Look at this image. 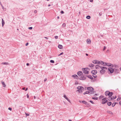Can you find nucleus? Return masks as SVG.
Instances as JSON below:
<instances>
[{
	"instance_id": "1",
	"label": "nucleus",
	"mask_w": 121,
	"mask_h": 121,
	"mask_svg": "<svg viewBox=\"0 0 121 121\" xmlns=\"http://www.w3.org/2000/svg\"><path fill=\"white\" fill-rule=\"evenodd\" d=\"M105 94L106 96H112L113 95V93L112 92H110L109 91H106L105 92Z\"/></svg>"
},
{
	"instance_id": "2",
	"label": "nucleus",
	"mask_w": 121,
	"mask_h": 121,
	"mask_svg": "<svg viewBox=\"0 0 121 121\" xmlns=\"http://www.w3.org/2000/svg\"><path fill=\"white\" fill-rule=\"evenodd\" d=\"M88 69V68H82V70H83V73L86 74H88L89 72L87 70Z\"/></svg>"
},
{
	"instance_id": "3",
	"label": "nucleus",
	"mask_w": 121,
	"mask_h": 121,
	"mask_svg": "<svg viewBox=\"0 0 121 121\" xmlns=\"http://www.w3.org/2000/svg\"><path fill=\"white\" fill-rule=\"evenodd\" d=\"M87 89L89 91H92L93 92H92V94H94L95 93V91H94V89L91 87H87Z\"/></svg>"
},
{
	"instance_id": "4",
	"label": "nucleus",
	"mask_w": 121,
	"mask_h": 121,
	"mask_svg": "<svg viewBox=\"0 0 121 121\" xmlns=\"http://www.w3.org/2000/svg\"><path fill=\"white\" fill-rule=\"evenodd\" d=\"M86 75H84L81 76L79 78V79L80 80H84L86 79Z\"/></svg>"
},
{
	"instance_id": "5",
	"label": "nucleus",
	"mask_w": 121,
	"mask_h": 121,
	"mask_svg": "<svg viewBox=\"0 0 121 121\" xmlns=\"http://www.w3.org/2000/svg\"><path fill=\"white\" fill-rule=\"evenodd\" d=\"M106 99V98H103L102 99V103L103 104H104L107 102V100Z\"/></svg>"
},
{
	"instance_id": "6",
	"label": "nucleus",
	"mask_w": 121,
	"mask_h": 121,
	"mask_svg": "<svg viewBox=\"0 0 121 121\" xmlns=\"http://www.w3.org/2000/svg\"><path fill=\"white\" fill-rule=\"evenodd\" d=\"M92 92H93L92 91H87L83 93V94L84 95L86 94H89L90 95L92 94Z\"/></svg>"
},
{
	"instance_id": "7",
	"label": "nucleus",
	"mask_w": 121,
	"mask_h": 121,
	"mask_svg": "<svg viewBox=\"0 0 121 121\" xmlns=\"http://www.w3.org/2000/svg\"><path fill=\"white\" fill-rule=\"evenodd\" d=\"M107 69H102L100 71V73L101 74H103L105 72V70Z\"/></svg>"
},
{
	"instance_id": "8",
	"label": "nucleus",
	"mask_w": 121,
	"mask_h": 121,
	"mask_svg": "<svg viewBox=\"0 0 121 121\" xmlns=\"http://www.w3.org/2000/svg\"><path fill=\"white\" fill-rule=\"evenodd\" d=\"M97 71L96 70H93L91 71V73L95 75L97 73Z\"/></svg>"
},
{
	"instance_id": "9",
	"label": "nucleus",
	"mask_w": 121,
	"mask_h": 121,
	"mask_svg": "<svg viewBox=\"0 0 121 121\" xmlns=\"http://www.w3.org/2000/svg\"><path fill=\"white\" fill-rule=\"evenodd\" d=\"M108 70L111 73H112L114 71V70L112 68H108Z\"/></svg>"
},
{
	"instance_id": "10",
	"label": "nucleus",
	"mask_w": 121,
	"mask_h": 121,
	"mask_svg": "<svg viewBox=\"0 0 121 121\" xmlns=\"http://www.w3.org/2000/svg\"><path fill=\"white\" fill-rule=\"evenodd\" d=\"M77 89L78 90H83L84 88L83 87L81 86H79L77 87Z\"/></svg>"
},
{
	"instance_id": "11",
	"label": "nucleus",
	"mask_w": 121,
	"mask_h": 121,
	"mask_svg": "<svg viewBox=\"0 0 121 121\" xmlns=\"http://www.w3.org/2000/svg\"><path fill=\"white\" fill-rule=\"evenodd\" d=\"M106 65H107L108 66H109L111 67H113V65L112 64H111L110 63H105V66H106Z\"/></svg>"
},
{
	"instance_id": "12",
	"label": "nucleus",
	"mask_w": 121,
	"mask_h": 121,
	"mask_svg": "<svg viewBox=\"0 0 121 121\" xmlns=\"http://www.w3.org/2000/svg\"><path fill=\"white\" fill-rule=\"evenodd\" d=\"M77 74L79 76H81L83 74V73L81 71H79L78 72Z\"/></svg>"
},
{
	"instance_id": "13",
	"label": "nucleus",
	"mask_w": 121,
	"mask_h": 121,
	"mask_svg": "<svg viewBox=\"0 0 121 121\" xmlns=\"http://www.w3.org/2000/svg\"><path fill=\"white\" fill-rule=\"evenodd\" d=\"M112 96H109L108 98V99L109 100H113V98L111 97Z\"/></svg>"
},
{
	"instance_id": "14",
	"label": "nucleus",
	"mask_w": 121,
	"mask_h": 121,
	"mask_svg": "<svg viewBox=\"0 0 121 121\" xmlns=\"http://www.w3.org/2000/svg\"><path fill=\"white\" fill-rule=\"evenodd\" d=\"M86 77L90 78L91 79H93V77L91 75H87L86 76Z\"/></svg>"
},
{
	"instance_id": "15",
	"label": "nucleus",
	"mask_w": 121,
	"mask_h": 121,
	"mask_svg": "<svg viewBox=\"0 0 121 121\" xmlns=\"http://www.w3.org/2000/svg\"><path fill=\"white\" fill-rule=\"evenodd\" d=\"M64 97L65 99L68 102L70 103V102L69 99L65 95H64Z\"/></svg>"
},
{
	"instance_id": "16",
	"label": "nucleus",
	"mask_w": 121,
	"mask_h": 121,
	"mask_svg": "<svg viewBox=\"0 0 121 121\" xmlns=\"http://www.w3.org/2000/svg\"><path fill=\"white\" fill-rule=\"evenodd\" d=\"M1 64H2L4 65H9V64L8 62H2L1 63Z\"/></svg>"
},
{
	"instance_id": "17",
	"label": "nucleus",
	"mask_w": 121,
	"mask_h": 121,
	"mask_svg": "<svg viewBox=\"0 0 121 121\" xmlns=\"http://www.w3.org/2000/svg\"><path fill=\"white\" fill-rule=\"evenodd\" d=\"M72 77L73 78H76L77 79L78 77V76L76 74L73 75L72 76Z\"/></svg>"
},
{
	"instance_id": "18",
	"label": "nucleus",
	"mask_w": 121,
	"mask_h": 121,
	"mask_svg": "<svg viewBox=\"0 0 121 121\" xmlns=\"http://www.w3.org/2000/svg\"><path fill=\"white\" fill-rule=\"evenodd\" d=\"M58 47L60 49H61L63 48V46L60 44H59L58 45Z\"/></svg>"
},
{
	"instance_id": "19",
	"label": "nucleus",
	"mask_w": 121,
	"mask_h": 121,
	"mask_svg": "<svg viewBox=\"0 0 121 121\" xmlns=\"http://www.w3.org/2000/svg\"><path fill=\"white\" fill-rule=\"evenodd\" d=\"M100 68L101 69H107V68L105 67H102L100 66L99 69Z\"/></svg>"
},
{
	"instance_id": "20",
	"label": "nucleus",
	"mask_w": 121,
	"mask_h": 121,
	"mask_svg": "<svg viewBox=\"0 0 121 121\" xmlns=\"http://www.w3.org/2000/svg\"><path fill=\"white\" fill-rule=\"evenodd\" d=\"M119 70L117 69H115L114 70V72H115L116 73H119Z\"/></svg>"
},
{
	"instance_id": "21",
	"label": "nucleus",
	"mask_w": 121,
	"mask_h": 121,
	"mask_svg": "<svg viewBox=\"0 0 121 121\" xmlns=\"http://www.w3.org/2000/svg\"><path fill=\"white\" fill-rule=\"evenodd\" d=\"M2 26H3L4 24V22L3 19H2Z\"/></svg>"
},
{
	"instance_id": "22",
	"label": "nucleus",
	"mask_w": 121,
	"mask_h": 121,
	"mask_svg": "<svg viewBox=\"0 0 121 121\" xmlns=\"http://www.w3.org/2000/svg\"><path fill=\"white\" fill-rule=\"evenodd\" d=\"M82 103L83 104H85L86 105H88V103L87 102H86V101H82Z\"/></svg>"
},
{
	"instance_id": "23",
	"label": "nucleus",
	"mask_w": 121,
	"mask_h": 121,
	"mask_svg": "<svg viewBox=\"0 0 121 121\" xmlns=\"http://www.w3.org/2000/svg\"><path fill=\"white\" fill-rule=\"evenodd\" d=\"M105 63L103 61H101V64L104 66H105Z\"/></svg>"
},
{
	"instance_id": "24",
	"label": "nucleus",
	"mask_w": 121,
	"mask_h": 121,
	"mask_svg": "<svg viewBox=\"0 0 121 121\" xmlns=\"http://www.w3.org/2000/svg\"><path fill=\"white\" fill-rule=\"evenodd\" d=\"M100 66L99 65H96L95 66V69H99Z\"/></svg>"
},
{
	"instance_id": "25",
	"label": "nucleus",
	"mask_w": 121,
	"mask_h": 121,
	"mask_svg": "<svg viewBox=\"0 0 121 121\" xmlns=\"http://www.w3.org/2000/svg\"><path fill=\"white\" fill-rule=\"evenodd\" d=\"M97 63H96V64H97L99 65V64H101V61H98V60H97Z\"/></svg>"
},
{
	"instance_id": "26",
	"label": "nucleus",
	"mask_w": 121,
	"mask_h": 121,
	"mask_svg": "<svg viewBox=\"0 0 121 121\" xmlns=\"http://www.w3.org/2000/svg\"><path fill=\"white\" fill-rule=\"evenodd\" d=\"M97 61V60H95L93 61L92 62L94 64H96Z\"/></svg>"
},
{
	"instance_id": "27",
	"label": "nucleus",
	"mask_w": 121,
	"mask_h": 121,
	"mask_svg": "<svg viewBox=\"0 0 121 121\" xmlns=\"http://www.w3.org/2000/svg\"><path fill=\"white\" fill-rule=\"evenodd\" d=\"M112 104V102H108L107 104L109 106H110Z\"/></svg>"
},
{
	"instance_id": "28",
	"label": "nucleus",
	"mask_w": 121,
	"mask_h": 121,
	"mask_svg": "<svg viewBox=\"0 0 121 121\" xmlns=\"http://www.w3.org/2000/svg\"><path fill=\"white\" fill-rule=\"evenodd\" d=\"M94 65L92 64H90L89 65V66L91 67H93L94 66Z\"/></svg>"
},
{
	"instance_id": "29",
	"label": "nucleus",
	"mask_w": 121,
	"mask_h": 121,
	"mask_svg": "<svg viewBox=\"0 0 121 121\" xmlns=\"http://www.w3.org/2000/svg\"><path fill=\"white\" fill-rule=\"evenodd\" d=\"M107 112L108 113H109V114H111L112 115L113 114V113H112V112L111 111H107Z\"/></svg>"
},
{
	"instance_id": "30",
	"label": "nucleus",
	"mask_w": 121,
	"mask_h": 121,
	"mask_svg": "<svg viewBox=\"0 0 121 121\" xmlns=\"http://www.w3.org/2000/svg\"><path fill=\"white\" fill-rule=\"evenodd\" d=\"M83 90H77V91L79 93H81L82 92V91Z\"/></svg>"
},
{
	"instance_id": "31",
	"label": "nucleus",
	"mask_w": 121,
	"mask_h": 121,
	"mask_svg": "<svg viewBox=\"0 0 121 121\" xmlns=\"http://www.w3.org/2000/svg\"><path fill=\"white\" fill-rule=\"evenodd\" d=\"M88 40V39H87V42L88 44L90 43H91V40L89 39Z\"/></svg>"
},
{
	"instance_id": "32",
	"label": "nucleus",
	"mask_w": 121,
	"mask_h": 121,
	"mask_svg": "<svg viewBox=\"0 0 121 121\" xmlns=\"http://www.w3.org/2000/svg\"><path fill=\"white\" fill-rule=\"evenodd\" d=\"M2 83L3 85V86L4 87H5L6 86V85L5 84V83L4 82H2Z\"/></svg>"
},
{
	"instance_id": "33",
	"label": "nucleus",
	"mask_w": 121,
	"mask_h": 121,
	"mask_svg": "<svg viewBox=\"0 0 121 121\" xmlns=\"http://www.w3.org/2000/svg\"><path fill=\"white\" fill-rule=\"evenodd\" d=\"M92 98L94 99L97 100L98 99V97L96 96L93 97Z\"/></svg>"
},
{
	"instance_id": "34",
	"label": "nucleus",
	"mask_w": 121,
	"mask_h": 121,
	"mask_svg": "<svg viewBox=\"0 0 121 121\" xmlns=\"http://www.w3.org/2000/svg\"><path fill=\"white\" fill-rule=\"evenodd\" d=\"M104 97L103 95H101L99 97V99H102Z\"/></svg>"
},
{
	"instance_id": "35",
	"label": "nucleus",
	"mask_w": 121,
	"mask_h": 121,
	"mask_svg": "<svg viewBox=\"0 0 121 121\" xmlns=\"http://www.w3.org/2000/svg\"><path fill=\"white\" fill-rule=\"evenodd\" d=\"M86 18L88 19H90L91 18V17L90 16H86Z\"/></svg>"
},
{
	"instance_id": "36",
	"label": "nucleus",
	"mask_w": 121,
	"mask_h": 121,
	"mask_svg": "<svg viewBox=\"0 0 121 121\" xmlns=\"http://www.w3.org/2000/svg\"><path fill=\"white\" fill-rule=\"evenodd\" d=\"M50 62L51 63H54V60H51L50 61Z\"/></svg>"
},
{
	"instance_id": "37",
	"label": "nucleus",
	"mask_w": 121,
	"mask_h": 121,
	"mask_svg": "<svg viewBox=\"0 0 121 121\" xmlns=\"http://www.w3.org/2000/svg\"><path fill=\"white\" fill-rule=\"evenodd\" d=\"M65 23H63L62 25V26L63 27H65Z\"/></svg>"
},
{
	"instance_id": "38",
	"label": "nucleus",
	"mask_w": 121,
	"mask_h": 121,
	"mask_svg": "<svg viewBox=\"0 0 121 121\" xmlns=\"http://www.w3.org/2000/svg\"><path fill=\"white\" fill-rule=\"evenodd\" d=\"M115 105V104H114V103H113L112 104V106L113 107H114Z\"/></svg>"
},
{
	"instance_id": "39",
	"label": "nucleus",
	"mask_w": 121,
	"mask_h": 121,
	"mask_svg": "<svg viewBox=\"0 0 121 121\" xmlns=\"http://www.w3.org/2000/svg\"><path fill=\"white\" fill-rule=\"evenodd\" d=\"M106 48V47L105 46H104V48L103 49V51H104L105 49Z\"/></svg>"
},
{
	"instance_id": "40",
	"label": "nucleus",
	"mask_w": 121,
	"mask_h": 121,
	"mask_svg": "<svg viewBox=\"0 0 121 121\" xmlns=\"http://www.w3.org/2000/svg\"><path fill=\"white\" fill-rule=\"evenodd\" d=\"M63 52H62L61 53H60V54H59V55H58V56H60V55L63 54Z\"/></svg>"
},
{
	"instance_id": "41",
	"label": "nucleus",
	"mask_w": 121,
	"mask_h": 121,
	"mask_svg": "<svg viewBox=\"0 0 121 121\" xmlns=\"http://www.w3.org/2000/svg\"><path fill=\"white\" fill-rule=\"evenodd\" d=\"M33 28L32 27H29L28 28V29H30V30H31Z\"/></svg>"
},
{
	"instance_id": "42",
	"label": "nucleus",
	"mask_w": 121,
	"mask_h": 121,
	"mask_svg": "<svg viewBox=\"0 0 121 121\" xmlns=\"http://www.w3.org/2000/svg\"><path fill=\"white\" fill-rule=\"evenodd\" d=\"M99 15L100 16H101L102 15V13H99Z\"/></svg>"
},
{
	"instance_id": "43",
	"label": "nucleus",
	"mask_w": 121,
	"mask_h": 121,
	"mask_svg": "<svg viewBox=\"0 0 121 121\" xmlns=\"http://www.w3.org/2000/svg\"><path fill=\"white\" fill-rule=\"evenodd\" d=\"M90 102L92 104H94V102L92 100H90Z\"/></svg>"
},
{
	"instance_id": "44",
	"label": "nucleus",
	"mask_w": 121,
	"mask_h": 121,
	"mask_svg": "<svg viewBox=\"0 0 121 121\" xmlns=\"http://www.w3.org/2000/svg\"><path fill=\"white\" fill-rule=\"evenodd\" d=\"M26 115L27 116H29V114L27 113H25Z\"/></svg>"
},
{
	"instance_id": "45",
	"label": "nucleus",
	"mask_w": 121,
	"mask_h": 121,
	"mask_svg": "<svg viewBox=\"0 0 121 121\" xmlns=\"http://www.w3.org/2000/svg\"><path fill=\"white\" fill-rule=\"evenodd\" d=\"M55 38L56 39H57L58 38V36H55Z\"/></svg>"
},
{
	"instance_id": "46",
	"label": "nucleus",
	"mask_w": 121,
	"mask_h": 121,
	"mask_svg": "<svg viewBox=\"0 0 121 121\" xmlns=\"http://www.w3.org/2000/svg\"><path fill=\"white\" fill-rule=\"evenodd\" d=\"M8 109L10 110V111H11L12 110V109L11 108H10V107H9V108H8Z\"/></svg>"
},
{
	"instance_id": "47",
	"label": "nucleus",
	"mask_w": 121,
	"mask_h": 121,
	"mask_svg": "<svg viewBox=\"0 0 121 121\" xmlns=\"http://www.w3.org/2000/svg\"><path fill=\"white\" fill-rule=\"evenodd\" d=\"M29 44V43H27L26 44V46H27V45H28Z\"/></svg>"
},
{
	"instance_id": "48",
	"label": "nucleus",
	"mask_w": 121,
	"mask_h": 121,
	"mask_svg": "<svg viewBox=\"0 0 121 121\" xmlns=\"http://www.w3.org/2000/svg\"><path fill=\"white\" fill-rule=\"evenodd\" d=\"M120 99V98H118L117 100V101H119V100Z\"/></svg>"
},
{
	"instance_id": "49",
	"label": "nucleus",
	"mask_w": 121,
	"mask_h": 121,
	"mask_svg": "<svg viewBox=\"0 0 121 121\" xmlns=\"http://www.w3.org/2000/svg\"><path fill=\"white\" fill-rule=\"evenodd\" d=\"M37 11L36 10H35L34 11V13H37Z\"/></svg>"
},
{
	"instance_id": "50",
	"label": "nucleus",
	"mask_w": 121,
	"mask_h": 121,
	"mask_svg": "<svg viewBox=\"0 0 121 121\" xmlns=\"http://www.w3.org/2000/svg\"><path fill=\"white\" fill-rule=\"evenodd\" d=\"M26 95H27V98H29V95H28V94H27Z\"/></svg>"
},
{
	"instance_id": "51",
	"label": "nucleus",
	"mask_w": 121,
	"mask_h": 121,
	"mask_svg": "<svg viewBox=\"0 0 121 121\" xmlns=\"http://www.w3.org/2000/svg\"><path fill=\"white\" fill-rule=\"evenodd\" d=\"M61 13H64V11H61Z\"/></svg>"
},
{
	"instance_id": "52",
	"label": "nucleus",
	"mask_w": 121,
	"mask_h": 121,
	"mask_svg": "<svg viewBox=\"0 0 121 121\" xmlns=\"http://www.w3.org/2000/svg\"><path fill=\"white\" fill-rule=\"evenodd\" d=\"M119 104L120 105H121V101L119 102Z\"/></svg>"
},
{
	"instance_id": "53",
	"label": "nucleus",
	"mask_w": 121,
	"mask_h": 121,
	"mask_svg": "<svg viewBox=\"0 0 121 121\" xmlns=\"http://www.w3.org/2000/svg\"><path fill=\"white\" fill-rule=\"evenodd\" d=\"M82 101H79V102L80 103H82Z\"/></svg>"
},
{
	"instance_id": "54",
	"label": "nucleus",
	"mask_w": 121,
	"mask_h": 121,
	"mask_svg": "<svg viewBox=\"0 0 121 121\" xmlns=\"http://www.w3.org/2000/svg\"><path fill=\"white\" fill-rule=\"evenodd\" d=\"M116 96L115 97H114V98H113V100L114 99H115L116 98Z\"/></svg>"
},
{
	"instance_id": "55",
	"label": "nucleus",
	"mask_w": 121,
	"mask_h": 121,
	"mask_svg": "<svg viewBox=\"0 0 121 121\" xmlns=\"http://www.w3.org/2000/svg\"><path fill=\"white\" fill-rule=\"evenodd\" d=\"M46 80H47V79H46H46H45L44 80V82H45V81H46Z\"/></svg>"
},
{
	"instance_id": "56",
	"label": "nucleus",
	"mask_w": 121,
	"mask_h": 121,
	"mask_svg": "<svg viewBox=\"0 0 121 121\" xmlns=\"http://www.w3.org/2000/svg\"><path fill=\"white\" fill-rule=\"evenodd\" d=\"M26 65L27 66H28L29 65V64L28 63L26 64Z\"/></svg>"
},
{
	"instance_id": "57",
	"label": "nucleus",
	"mask_w": 121,
	"mask_h": 121,
	"mask_svg": "<svg viewBox=\"0 0 121 121\" xmlns=\"http://www.w3.org/2000/svg\"><path fill=\"white\" fill-rule=\"evenodd\" d=\"M93 77H94V78H96V77H97V76H96H96H94L93 75Z\"/></svg>"
},
{
	"instance_id": "58",
	"label": "nucleus",
	"mask_w": 121,
	"mask_h": 121,
	"mask_svg": "<svg viewBox=\"0 0 121 121\" xmlns=\"http://www.w3.org/2000/svg\"><path fill=\"white\" fill-rule=\"evenodd\" d=\"M93 1V0H90V1L91 2H92Z\"/></svg>"
},
{
	"instance_id": "59",
	"label": "nucleus",
	"mask_w": 121,
	"mask_h": 121,
	"mask_svg": "<svg viewBox=\"0 0 121 121\" xmlns=\"http://www.w3.org/2000/svg\"><path fill=\"white\" fill-rule=\"evenodd\" d=\"M22 89L23 90H25V87H24V88H22Z\"/></svg>"
},
{
	"instance_id": "60",
	"label": "nucleus",
	"mask_w": 121,
	"mask_h": 121,
	"mask_svg": "<svg viewBox=\"0 0 121 121\" xmlns=\"http://www.w3.org/2000/svg\"><path fill=\"white\" fill-rule=\"evenodd\" d=\"M57 18L58 19H59V16H57Z\"/></svg>"
},
{
	"instance_id": "61",
	"label": "nucleus",
	"mask_w": 121,
	"mask_h": 121,
	"mask_svg": "<svg viewBox=\"0 0 121 121\" xmlns=\"http://www.w3.org/2000/svg\"><path fill=\"white\" fill-rule=\"evenodd\" d=\"M36 98V97L35 96H34V99H35Z\"/></svg>"
},
{
	"instance_id": "62",
	"label": "nucleus",
	"mask_w": 121,
	"mask_h": 121,
	"mask_svg": "<svg viewBox=\"0 0 121 121\" xmlns=\"http://www.w3.org/2000/svg\"><path fill=\"white\" fill-rule=\"evenodd\" d=\"M86 56H88V54H86Z\"/></svg>"
},
{
	"instance_id": "63",
	"label": "nucleus",
	"mask_w": 121,
	"mask_h": 121,
	"mask_svg": "<svg viewBox=\"0 0 121 121\" xmlns=\"http://www.w3.org/2000/svg\"><path fill=\"white\" fill-rule=\"evenodd\" d=\"M28 90V88H26V89L25 90L26 91Z\"/></svg>"
},
{
	"instance_id": "64",
	"label": "nucleus",
	"mask_w": 121,
	"mask_h": 121,
	"mask_svg": "<svg viewBox=\"0 0 121 121\" xmlns=\"http://www.w3.org/2000/svg\"><path fill=\"white\" fill-rule=\"evenodd\" d=\"M68 120L69 121H72L70 119H69V120Z\"/></svg>"
}]
</instances>
